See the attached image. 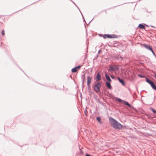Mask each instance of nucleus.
Masks as SVG:
<instances>
[{
	"label": "nucleus",
	"mask_w": 156,
	"mask_h": 156,
	"mask_svg": "<svg viewBox=\"0 0 156 156\" xmlns=\"http://www.w3.org/2000/svg\"><path fill=\"white\" fill-rule=\"evenodd\" d=\"M113 47H116V46H115V45H114L113 46Z\"/></svg>",
	"instance_id": "obj_45"
},
{
	"label": "nucleus",
	"mask_w": 156,
	"mask_h": 156,
	"mask_svg": "<svg viewBox=\"0 0 156 156\" xmlns=\"http://www.w3.org/2000/svg\"><path fill=\"white\" fill-rule=\"evenodd\" d=\"M119 69V66L117 65H110L109 66V69L108 71V72H110L113 71L114 70L117 71Z\"/></svg>",
	"instance_id": "obj_4"
},
{
	"label": "nucleus",
	"mask_w": 156,
	"mask_h": 156,
	"mask_svg": "<svg viewBox=\"0 0 156 156\" xmlns=\"http://www.w3.org/2000/svg\"><path fill=\"white\" fill-rule=\"evenodd\" d=\"M152 89L156 91V85Z\"/></svg>",
	"instance_id": "obj_30"
},
{
	"label": "nucleus",
	"mask_w": 156,
	"mask_h": 156,
	"mask_svg": "<svg viewBox=\"0 0 156 156\" xmlns=\"http://www.w3.org/2000/svg\"><path fill=\"white\" fill-rule=\"evenodd\" d=\"M81 66V65H78L76 66L75 67L77 69H80Z\"/></svg>",
	"instance_id": "obj_22"
},
{
	"label": "nucleus",
	"mask_w": 156,
	"mask_h": 156,
	"mask_svg": "<svg viewBox=\"0 0 156 156\" xmlns=\"http://www.w3.org/2000/svg\"><path fill=\"white\" fill-rule=\"evenodd\" d=\"M120 58H121V59H123V58L121 56H120Z\"/></svg>",
	"instance_id": "obj_42"
},
{
	"label": "nucleus",
	"mask_w": 156,
	"mask_h": 156,
	"mask_svg": "<svg viewBox=\"0 0 156 156\" xmlns=\"http://www.w3.org/2000/svg\"><path fill=\"white\" fill-rule=\"evenodd\" d=\"M93 19H94V18H93L92 19V20L91 21H90L89 22V23H88L87 24V25H89V24H90V22L92 21V20H93Z\"/></svg>",
	"instance_id": "obj_33"
},
{
	"label": "nucleus",
	"mask_w": 156,
	"mask_h": 156,
	"mask_svg": "<svg viewBox=\"0 0 156 156\" xmlns=\"http://www.w3.org/2000/svg\"><path fill=\"white\" fill-rule=\"evenodd\" d=\"M85 74H82L81 76V78H85Z\"/></svg>",
	"instance_id": "obj_24"
},
{
	"label": "nucleus",
	"mask_w": 156,
	"mask_h": 156,
	"mask_svg": "<svg viewBox=\"0 0 156 156\" xmlns=\"http://www.w3.org/2000/svg\"><path fill=\"white\" fill-rule=\"evenodd\" d=\"M72 2L73 3V4L77 7V8H78V9H79V10L80 11V9L79 8H78V7L76 5V4L73 2Z\"/></svg>",
	"instance_id": "obj_29"
},
{
	"label": "nucleus",
	"mask_w": 156,
	"mask_h": 156,
	"mask_svg": "<svg viewBox=\"0 0 156 156\" xmlns=\"http://www.w3.org/2000/svg\"><path fill=\"white\" fill-rule=\"evenodd\" d=\"M92 94H93L92 93H89V95L90 96V97H91Z\"/></svg>",
	"instance_id": "obj_38"
},
{
	"label": "nucleus",
	"mask_w": 156,
	"mask_h": 156,
	"mask_svg": "<svg viewBox=\"0 0 156 156\" xmlns=\"http://www.w3.org/2000/svg\"><path fill=\"white\" fill-rule=\"evenodd\" d=\"M145 80L147 83H148L150 85L152 88L156 85L154 83V82H153L152 80L149 79L147 76L145 78Z\"/></svg>",
	"instance_id": "obj_5"
},
{
	"label": "nucleus",
	"mask_w": 156,
	"mask_h": 156,
	"mask_svg": "<svg viewBox=\"0 0 156 156\" xmlns=\"http://www.w3.org/2000/svg\"><path fill=\"white\" fill-rule=\"evenodd\" d=\"M101 86V83L100 82H98L95 84L93 88V90L96 92H99L100 91V87Z\"/></svg>",
	"instance_id": "obj_3"
},
{
	"label": "nucleus",
	"mask_w": 156,
	"mask_h": 156,
	"mask_svg": "<svg viewBox=\"0 0 156 156\" xmlns=\"http://www.w3.org/2000/svg\"><path fill=\"white\" fill-rule=\"evenodd\" d=\"M154 77L156 79V73L154 74Z\"/></svg>",
	"instance_id": "obj_40"
},
{
	"label": "nucleus",
	"mask_w": 156,
	"mask_h": 156,
	"mask_svg": "<svg viewBox=\"0 0 156 156\" xmlns=\"http://www.w3.org/2000/svg\"><path fill=\"white\" fill-rule=\"evenodd\" d=\"M77 71V69L75 67L72 69H71V72L73 73H75Z\"/></svg>",
	"instance_id": "obj_16"
},
{
	"label": "nucleus",
	"mask_w": 156,
	"mask_h": 156,
	"mask_svg": "<svg viewBox=\"0 0 156 156\" xmlns=\"http://www.w3.org/2000/svg\"><path fill=\"white\" fill-rule=\"evenodd\" d=\"M35 2H34V3H33L32 4H31V5L33 4H34V3H35Z\"/></svg>",
	"instance_id": "obj_44"
},
{
	"label": "nucleus",
	"mask_w": 156,
	"mask_h": 156,
	"mask_svg": "<svg viewBox=\"0 0 156 156\" xmlns=\"http://www.w3.org/2000/svg\"><path fill=\"white\" fill-rule=\"evenodd\" d=\"M146 12H149V13H150V12H148V11H147V10H146Z\"/></svg>",
	"instance_id": "obj_41"
},
{
	"label": "nucleus",
	"mask_w": 156,
	"mask_h": 156,
	"mask_svg": "<svg viewBox=\"0 0 156 156\" xmlns=\"http://www.w3.org/2000/svg\"><path fill=\"white\" fill-rule=\"evenodd\" d=\"M71 1H72V2H73V1H72V0H70Z\"/></svg>",
	"instance_id": "obj_48"
},
{
	"label": "nucleus",
	"mask_w": 156,
	"mask_h": 156,
	"mask_svg": "<svg viewBox=\"0 0 156 156\" xmlns=\"http://www.w3.org/2000/svg\"><path fill=\"white\" fill-rule=\"evenodd\" d=\"M115 99L116 101L119 102L123 103V104L124 105L127 106L128 107L130 108L133 107V106H132L130 104H129L127 101H126L124 100H122L121 99L117 97H115Z\"/></svg>",
	"instance_id": "obj_2"
},
{
	"label": "nucleus",
	"mask_w": 156,
	"mask_h": 156,
	"mask_svg": "<svg viewBox=\"0 0 156 156\" xmlns=\"http://www.w3.org/2000/svg\"><path fill=\"white\" fill-rule=\"evenodd\" d=\"M105 76L106 80V82L111 83L112 81V80L111 79L109 76L106 73H105Z\"/></svg>",
	"instance_id": "obj_10"
},
{
	"label": "nucleus",
	"mask_w": 156,
	"mask_h": 156,
	"mask_svg": "<svg viewBox=\"0 0 156 156\" xmlns=\"http://www.w3.org/2000/svg\"><path fill=\"white\" fill-rule=\"evenodd\" d=\"M108 38L111 39L114 38H118L120 36L116 35L115 34H108Z\"/></svg>",
	"instance_id": "obj_8"
},
{
	"label": "nucleus",
	"mask_w": 156,
	"mask_h": 156,
	"mask_svg": "<svg viewBox=\"0 0 156 156\" xmlns=\"http://www.w3.org/2000/svg\"><path fill=\"white\" fill-rule=\"evenodd\" d=\"M87 89L89 93H92L93 94H95V93L91 91V88L90 86H88Z\"/></svg>",
	"instance_id": "obj_13"
},
{
	"label": "nucleus",
	"mask_w": 156,
	"mask_h": 156,
	"mask_svg": "<svg viewBox=\"0 0 156 156\" xmlns=\"http://www.w3.org/2000/svg\"><path fill=\"white\" fill-rule=\"evenodd\" d=\"M80 12H81V15H82V17H83V20H84V16H83V14H82V12H81V11H80Z\"/></svg>",
	"instance_id": "obj_34"
},
{
	"label": "nucleus",
	"mask_w": 156,
	"mask_h": 156,
	"mask_svg": "<svg viewBox=\"0 0 156 156\" xmlns=\"http://www.w3.org/2000/svg\"><path fill=\"white\" fill-rule=\"evenodd\" d=\"M146 26L147 27H149V26L148 25H147V24H145V25H144V26Z\"/></svg>",
	"instance_id": "obj_39"
},
{
	"label": "nucleus",
	"mask_w": 156,
	"mask_h": 156,
	"mask_svg": "<svg viewBox=\"0 0 156 156\" xmlns=\"http://www.w3.org/2000/svg\"><path fill=\"white\" fill-rule=\"evenodd\" d=\"M117 79L119 82L121 83L122 86H125L126 85V83L125 81L122 78H120L119 77H118Z\"/></svg>",
	"instance_id": "obj_9"
},
{
	"label": "nucleus",
	"mask_w": 156,
	"mask_h": 156,
	"mask_svg": "<svg viewBox=\"0 0 156 156\" xmlns=\"http://www.w3.org/2000/svg\"><path fill=\"white\" fill-rule=\"evenodd\" d=\"M83 21L85 22V23L87 24L86 21L84 19V20H83Z\"/></svg>",
	"instance_id": "obj_36"
},
{
	"label": "nucleus",
	"mask_w": 156,
	"mask_h": 156,
	"mask_svg": "<svg viewBox=\"0 0 156 156\" xmlns=\"http://www.w3.org/2000/svg\"><path fill=\"white\" fill-rule=\"evenodd\" d=\"M91 78L92 77H90L88 76H87V82H91Z\"/></svg>",
	"instance_id": "obj_20"
},
{
	"label": "nucleus",
	"mask_w": 156,
	"mask_h": 156,
	"mask_svg": "<svg viewBox=\"0 0 156 156\" xmlns=\"http://www.w3.org/2000/svg\"><path fill=\"white\" fill-rule=\"evenodd\" d=\"M19 68L20 69H21V70H22H22L20 67H19Z\"/></svg>",
	"instance_id": "obj_43"
},
{
	"label": "nucleus",
	"mask_w": 156,
	"mask_h": 156,
	"mask_svg": "<svg viewBox=\"0 0 156 156\" xmlns=\"http://www.w3.org/2000/svg\"><path fill=\"white\" fill-rule=\"evenodd\" d=\"M102 35V37L104 39H105L107 38H108V34H103Z\"/></svg>",
	"instance_id": "obj_19"
},
{
	"label": "nucleus",
	"mask_w": 156,
	"mask_h": 156,
	"mask_svg": "<svg viewBox=\"0 0 156 156\" xmlns=\"http://www.w3.org/2000/svg\"><path fill=\"white\" fill-rule=\"evenodd\" d=\"M138 76L140 78H145L146 77V76L144 75H142V74H138Z\"/></svg>",
	"instance_id": "obj_18"
},
{
	"label": "nucleus",
	"mask_w": 156,
	"mask_h": 156,
	"mask_svg": "<svg viewBox=\"0 0 156 156\" xmlns=\"http://www.w3.org/2000/svg\"><path fill=\"white\" fill-rule=\"evenodd\" d=\"M144 47L146 49L151 51H152L153 48L150 45L146 44L145 43L143 44H142Z\"/></svg>",
	"instance_id": "obj_6"
},
{
	"label": "nucleus",
	"mask_w": 156,
	"mask_h": 156,
	"mask_svg": "<svg viewBox=\"0 0 156 156\" xmlns=\"http://www.w3.org/2000/svg\"><path fill=\"white\" fill-rule=\"evenodd\" d=\"M102 35L103 34H98V35H99V36H100V37H102Z\"/></svg>",
	"instance_id": "obj_32"
},
{
	"label": "nucleus",
	"mask_w": 156,
	"mask_h": 156,
	"mask_svg": "<svg viewBox=\"0 0 156 156\" xmlns=\"http://www.w3.org/2000/svg\"><path fill=\"white\" fill-rule=\"evenodd\" d=\"M82 79V90H83V88L84 87V83L85 81V78H81Z\"/></svg>",
	"instance_id": "obj_14"
},
{
	"label": "nucleus",
	"mask_w": 156,
	"mask_h": 156,
	"mask_svg": "<svg viewBox=\"0 0 156 156\" xmlns=\"http://www.w3.org/2000/svg\"><path fill=\"white\" fill-rule=\"evenodd\" d=\"M95 96H96V97H97V96L96 95H95Z\"/></svg>",
	"instance_id": "obj_46"
},
{
	"label": "nucleus",
	"mask_w": 156,
	"mask_h": 156,
	"mask_svg": "<svg viewBox=\"0 0 156 156\" xmlns=\"http://www.w3.org/2000/svg\"><path fill=\"white\" fill-rule=\"evenodd\" d=\"M150 26L152 27L155 28V27L154 26H153L152 25H151Z\"/></svg>",
	"instance_id": "obj_37"
},
{
	"label": "nucleus",
	"mask_w": 156,
	"mask_h": 156,
	"mask_svg": "<svg viewBox=\"0 0 156 156\" xmlns=\"http://www.w3.org/2000/svg\"><path fill=\"white\" fill-rule=\"evenodd\" d=\"M101 118L99 116H97L96 117V120L98 122L101 124H102L103 122L101 121Z\"/></svg>",
	"instance_id": "obj_15"
},
{
	"label": "nucleus",
	"mask_w": 156,
	"mask_h": 156,
	"mask_svg": "<svg viewBox=\"0 0 156 156\" xmlns=\"http://www.w3.org/2000/svg\"><path fill=\"white\" fill-rule=\"evenodd\" d=\"M3 35H4L5 34V32L4 30H3L1 33Z\"/></svg>",
	"instance_id": "obj_25"
},
{
	"label": "nucleus",
	"mask_w": 156,
	"mask_h": 156,
	"mask_svg": "<svg viewBox=\"0 0 156 156\" xmlns=\"http://www.w3.org/2000/svg\"><path fill=\"white\" fill-rule=\"evenodd\" d=\"M123 4H121V5H117L116 6H115L114 7H116L117 6H120V5H123Z\"/></svg>",
	"instance_id": "obj_35"
},
{
	"label": "nucleus",
	"mask_w": 156,
	"mask_h": 156,
	"mask_svg": "<svg viewBox=\"0 0 156 156\" xmlns=\"http://www.w3.org/2000/svg\"><path fill=\"white\" fill-rule=\"evenodd\" d=\"M102 79L101 75L100 74V71L98 72L96 75L95 78V80L96 81L100 80Z\"/></svg>",
	"instance_id": "obj_7"
},
{
	"label": "nucleus",
	"mask_w": 156,
	"mask_h": 156,
	"mask_svg": "<svg viewBox=\"0 0 156 156\" xmlns=\"http://www.w3.org/2000/svg\"><path fill=\"white\" fill-rule=\"evenodd\" d=\"M98 102L99 104H100L101 105H103V103L102 102H101V101H100V100H98Z\"/></svg>",
	"instance_id": "obj_21"
},
{
	"label": "nucleus",
	"mask_w": 156,
	"mask_h": 156,
	"mask_svg": "<svg viewBox=\"0 0 156 156\" xmlns=\"http://www.w3.org/2000/svg\"><path fill=\"white\" fill-rule=\"evenodd\" d=\"M85 156H91V155L87 153H86Z\"/></svg>",
	"instance_id": "obj_28"
},
{
	"label": "nucleus",
	"mask_w": 156,
	"mask_h": 156,
	"mask_svg": "<svg viewBox=\"0 0 156 156\" xmlns=\"http://www.w3.org/2000/svg\"><path fill=\"white\" fill-rule=\"evenodd\" d=\"M109 121L111 126L115 129L119 130L126 127V126L122 125L116 119L111 117H109Z\"/></svg>",
	"instance_id": "obj_1"
},
{
	"label": "nucleus",
	"mask_w": 156,
	"mask_h": 156,
	"mask_svg": "<svg viewBox=\"0 0 156 156\" xmlns=\"http://www.w3.org/2000/svg\"><path fill=\"white\" fill-rule=\"evenodd\" d=\"M150 109L151 111L153 112V113H156V110L155 109L153 108L152 107H150Z\"/></svg>",
	"instance_id": "obj_17"
},
{
	"label": "nucleus",
	"mask_w": 156,
	"mask_h": 156,
	"mask_svg": "<svg viewBox=\"0 0 156 156\" xmlns=\"http://www.w3.org/2000/svg\"><path fill=\"white\" fill-rule=\"evenodd\" d=\"M144 25H145V24L144 23H140L139 24L138 27L141 29H145V27L144 26Z\"/></svg>",
	"instance_id": "obj_12"
},
{
	"label": "nucleus",
	"mask_w": 156,
	"mask_h": 156,
	"mask_svg": "<svg viewBox=\"0 0 156 156\" xmlns=\"http://www.w3.org/2000/svg\"><path fill=\"white\" fill-rule=\"evenodd\" d=\"M90 83L91 82H87V86H90Z\"/></svg>",
	"instance_id": "obj_27"
},
{
	"label": "nucleus",
	"mask_w": 156,
	"mask_h": 156,
	"mask_svg": "<svg viewBox=\"0 0 156 156\" xmlns=\"http://www.w3.org/2000/svg\"><path fill=\"white\" fill-rule=\"evenodd\" d=\"M99 52H100V50L98 51V53H99Z\"/></svg>",
	"instance_id": "obj_47"
},
{
	"label": "nucleus",
	"mask_w": 156,
	"mask_h": 156,
	"mask_svg": "<svg viewBox=\"0 0 156 156\" xmlns=\"http://www.w3.org/2000/svg\"><path fill=\"white\" fill-rule=\"evenodd\" d=\"M105 86L107 88L110 90H111L112 89V87L111 85V83L106 82Z\"/></svg>",
	"instance_id": "obj_11"
},
{
	"label": "nucleus",
	"mask_w": 156,
	"mask_h": 156,
	"mask_svg": "<svg viewBox=\"0 0 156 156\" xmlns=\"http://www.w3.org/2000/svg\"><path fill=\"white\" fill-rule=\"evenodd\" d=\"M139 63L140 64H142V65H143L144 64V63H143L141 61H140L139 62Z\"/></svg>",
	"instance_id": "obj_31"
},
{
	"label": "nucleus",
	"mask_w": 156,
	"mask_h": 156,
	"mask_svg": "<svg viewBox=\"0 0 156 156\" xmlns=\"http://www.w3.org/2000/svg\"><path fill=\"white\" fill-rule=\"evenodd\" d=\"M114 44H118V42L116 41H114L113 42Z\"/></svg>",
	"instance_id": "obj_26"
},
{
	"label": "nucleus",
	"mask_w": 156,
	"mask_h": 156,
	"mask_svg": "<svg viewBox=\"0 0 156 156\" xmlns=\"http://www.w3.org/2000/svg\"><path fill=\"white\" fill-rule=\"evenodd\" d=\"M111 78L113 79H115V77L113 75H112L110 76Z\"/></svg>",
	"instance_id": "obj_23"
}]
</instances>
